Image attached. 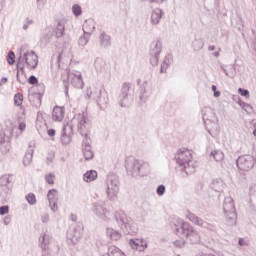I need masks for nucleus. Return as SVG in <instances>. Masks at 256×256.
<instances>
[{"label": "nucleus", "mask_w": 256, "mask_h": 256, "mask_svg": "<svg viewBox=\"0 0 256 256\" xmlns=\"http://www.w3.org/2000/svg\"><path fill=\"white\" fill-rule=\"evenodd\" d=\"M256 160L251 155L240 156L237 160V167L240 171H251L255 167Z\"/></svg>", "instance_id": "1"}, {"label": "nucleus", "mask_w": 256, "mask_h": 256, "mask_svg": "<svg viewBox=\"0 0 256 256\" xmlns=\"http://www.w3.org/2000/svg\"><path fill=\"white\" fill-rule=\"evenodd\" d=\"M191 159H193V154H191L189 149L182 148L178 150L176 161L179 165H189Z\"/></svg>", "instance_id": "2"}, {"label": "nucleus", "mask_w": 256, "mask_h": 256, "mask_svg": "<svg viewBox=\"0 0 256 256\" xmlns=\"http://www.w3.org/2000/svg\"><path fill=\"white\" fill-rule=\"evenodd\" d=\"M25 62L28 69H35V67H37V64L39 63L37 54H35L34 52L26 53Z\"/></svg>", "instance_id": "3"}, {"label": "nucleus", "mask_w": 256, "mask_h": 256, "mask_svg": "<svg viewBox=\"0 0 256 256\" xmlns=\"http://www.w3.org/2000/svg\"><path fill=\"white\" fill-rule=\"evenodd\" d=\"M65 118V107L55 106L52 111L53 121L61 122Z\"/></svg>", "instance_id": "4"}, {"label": "nucleus", "mask_w": 256, "mask_h": 256, "mask_svg": "<svg viewBox=\"0 0 256 256\" xmlns=\"http://www.w3.org/2000/svg\"><path fill=\"white\" fill-rule=\"evenodd\" d=\"M48 201L50 203V207L53 211H57V199H58V192L55 189L49 190L47 195Z\"/></svg>", "instance_id": "5"}, {"label": "nucleus", "mask_w": 256, "mask_h": 256, "mask_svg": "<svg viewBox=\"0 0 256 256\" xmlns=\"http://www.w3.org/2000/svg\"><path fill=\"white\" fill-rule=\"evenodd\" d=\"M68 79H70L73 87H76L77 89H81L83 87V77L81 76V74L77 75L71 73L68 75Z\"/></svg>", "instance_id": "6"}, {"label": "nucleus", "mask_w": 256, "mask_h": 256, "mask_svg": "<svg viewBox=\"0 0 256 256\" xmlns=\"http://www.w3.org/2000/svg\"><path fill=\"white\" fill-rule=\"evenodd\" d=\"M132 249H137L139 251H143V249H147V242L143 239H131L129 242Z\"/></svg>", "instance_id": "7"}, {"label": "nucleus", "mask_w": 256, "mask_h": 256, "mask_svg": "<svg viewBox=\"0 0 256 256\" xmlns=\"http://www.w3.org/2000/svg\"><path fill=\"white\" fill-rule=\"evenodd\" d=\"M161 17H163V11L159 8L153 10L151 14V23L152 25H157L161 21Z\"/></svg>", "instance_id": "8"}, {"label": "nucleus", "mask_w": 256, "mask_h": 256, "mask_svg": "<svg viewBox=\"0 0 256 256\" xmlns=\"http://www.w3.org/2000/svg\"><path fill=\"white\" fill-rule=\"evenodd\" d=\"M17 69V80L19 81V83H25L27 77L25 75V67H23V64H21V62L17 64Z\"/></svg>", "instance_id": "9"}, {"label": "nucleus", "mask_w": 256, "mask_h": 256, "mask_svg": "<svg viewBox=\"0 0 256 256\" xmlns=\"http://www.w3.org/2000/svg\"><path fill=\"white\" fill-rule=\"evenodd\" d=\"M83 31L86 35H91L95 31V24L91 21H85L83 24Z\"/></svg>", "instance_id": "10"}, {"label": "nucleus", "mask_w": 256, "mask_h": 256, "mask_svg": "<svg viewBox=\"0 0 256 256\" xmlns=\"http://www.w3.org/2000/svg\"><path fill=\"white\" fill-rule=\"evenodd\" d=\"M83 179L84 181H86V183H91L92 181H95V179H97V171L95 170L87 171L84 174Z\"/></svg>", "instance_id": "11"}, {"label": "nucleus", "mask_w": 256, "mask_h": 256, "mask_svg": "<svg viewBox=\"0 0 256 256\" xmlns=\"http://www.w3.org/2000/svg\"><path fill=\"white\" fill-rule=\"evenodd\" d=\"M108 256H126L117 246H110L108 249Z\"/></svg>", "instance_id": "12"}, {"label": "nucleus", "mask_w": 256, "mask_h": 256, "mask_svg": "<svg viewBox=\"0 0 256 256\" xmlns=\"http://www.w3.org/2000/svg\"><path fill=\"white\" fill-rule=\"evenodd\" d=\"M83 155H84V159L86 161H89V160L93 159V150H91V145H85L84 146Z\"/></svg>", "instance_id": "13"}, {"label": "nucleus", "mask_w": 256, "mask_h": 256, "mask_svg": "<svg viewBox=\"0 0 256 256\" xmlns=\"http://www.w3.org/2000/svg\"><path fill=\"white\" fill-rule=\"evenodd\" d=\"M107 235L111 239V241H119V239H121V233L117 232L114 229H108Z\"/></svg>", "instance_id": "14"}, {"label": "nucleus", "mask_w": 256, "mask_h": 256, "mask_svg": "<svg viewBox=\"0 0 256 256\" xmlns=\"http://www.w3.org/2000/svg\"><path fill=\"white\" fill-rule=\"evenodd\" d=\"M65 35V23L63 22H58V25L55 30V36L56 37H63Z\"/></svg>", "instance_id": "15"}, {"label": "nucleus", "mask_w": 256, "mask_h": 256, "mask_svg": "<svg viewBox=\"0 0 256 256\" xmlns=\"http://www.w3.org/2000/svg\"><path fill=\"white\" fill-rule=\"evenodd\" d=\"M189 221L194 223V225H198V227H203V219L197 217L195 214L188 215Z\"/></svg>", "instance_id": "16"}, {"label": "nucleus", "mask_w": 256, "mask_h": 256, "mask_svg": "<svg viewBox=\"0 0 256 256\" xmlns=\"http://www.w3.org/2000/svg\"><path fill=\"white\" fill-rule=\"evenodd\" d=\"M11 183V176L10 175H3L0 177V186L5 187L6 185H9Z\"/></svg>", "instance_id": "17"}, {"label": "nucleus", "mask_w": 256, "mask_h": 256, "mask_svg": "<svg viewBox=\"0 0 256 256\" xmlns=\"http://www.w3.org/2000/svg\"><path fill=\"white\" fill-rule=\"evenodd\" d=\"M45 181L48 185H55V174L49 173L45 175Z\"/></svg>", "instance_id": "18"}, {"label": "nucleus", "mask_w": 256, "mask_h": 256, "mask_svg": "<svg viewBox=\"0 0 256 256\" xmlns=\"http://www.w3.org/2000/svg\"><path fill=\"white\" fill-rule=\"evenodd\" d=\"M14 103L15 105H17L18 107L23 105V94L21 93H17L15 96H14Z\"/></svg>", "instance_id": "19"}, {"label": "nucleus", "mask_w": 256, "mask_h": 256, "mask_svg": "<svg viewBox=\"0 0 256 256\" xmlns=\"http://www.w3.org/2000/svg\"><path fill=\"white\" fill-rule=\"evenodd\" d=\"M212 155L215 159V161H223L225 155L221 151H214L212 152Z\"/></svg>", "instance_id": "20"}, {"label": "nucleus", "mask_w": 256, "mask_h": 256, "mask_svg": "<svg viewBox=\"0 0 256 256\" xmlns=\"http://www.w3.org/2000/svg\"><path fill=\"white\" fill-rule=\"evenodd\" d=\"M7 63H8V65L15 64V53L13 51L8 52Z\"/></svg>", "instance_id": "21"}, {"label": "nucleus", "mask_w": 256, "mask_h": 256, "mask_svg": "<svg viewBox=\"0 0 256 256\" xmlns=\"http://www.w3.org/2000/svg\"><path fill=\"white\" fill-rule=\"evenodd\" d=\"M26 201H28L30 205H35L37 203V198L35 197V194L30 193L26 196Z\"/></svg>", "instance_id": "22"}, {"label": "nucleus", "mask_w": 256, "mask_h": 256, "mask_svg": "<svg viewBox=\"0 0 256 256\" xmlns=\"http://www.w3.org/2000/svg\"><path fill=\"white\" fill-rule=\"evenodd\" d=\"M72 11L74 13V15L76 17H79V15H81L82 11H81V6L75 4L73 7H72Z\"/></svg>", "instance_id": "23"}, {"label": "nucleus", "mask_w": 256, "mask_h": 256, "mask_svg": "<svg viewBox=\"0 0 256 256\" xmlns=\"http://www.w3.org/2000/svg\"><path fill=\"white\" fill-rule=\"evenodd\" d=\"M238 93L242 96V97H246V99H249V90H245L242 88L238 89Z\"/></svg>", "instance_id": "24"}, {"label": "nucleus", "mask_w": 256, "mask_h": 256, "mask_svg": "<svg viewBox=\"0 0 256 256\" xmlns=\"http://www.w3.org/2000/svg\"><path fill=\"white\" fill-rule=\"evenodd\" d=\"M7 213H9V206H1L0 215H7Z\"/></svg>", "instance_id": "25"}, {"label": "nucleus", "mask_w": 256, "mask_h": 256, "mask_svg": "<svg viewBox=\"0 0 256 256\" xmlns=\"http://www.w3.org/2000/svg\"><path fill=\"white\" fill-rule=\"evenodd\" d=\"M61 141H62V143H64V145H67L68 143H71V138L67 135H63L61 137Z\"/></svg>", "instance_id": "26"}, {"label": "nucleus", "mask_w": 256, "mask_h": 256, "mask_svg": "<svg viewBox=\"0 0 256 256\" xmlns=\"http://www.w3.org/2000/svg\"><path fill=\"white\" fill-rule=\"evenodd\" d=\"M28 83H30V85H37L38 80L35 76H31L28 80Z\"/></svg>", "instance_id": "27"}, {"label": "nucleus", "mask_w": 256, "mask_h": 256, "mask_svg": "<svg viewBox=\"0 0 256 256\" xmlns=\"http://www.w3.org/2000/svg\"><path fill=\"white\" fill-rule=\"evenodd\" d=\"M129 89H131V87L129 86L128 83H124V84L122 85V91H123V93H129Z\"/></svg>", "instance_id": "28"}, {"label": "nucleus", "mask_w": 256, "mask_h": 256, "mask_svg": "<svg viewBox=\"0 0 256 256\" xmlns=\"http://www.w3.org/2000/svg\"><path fill=\"white\" fill-rule=\"evenodd\" d=\"M19 131L23 132L25 129H27V124L25 122H21L18 126Z\"/></svg>", "instance_id": "29"}, {"label": "nucleus", "mask_w": 256, "mask_h": 256, "mask_svg": "<svg viewBox=\"0 0 256 256\" xmlns=\"http://www.w3.org/2000/svg\"><path fill=\"white\" fill-rule=\"evenodd\" d=\"M157 193H158L159 195H163V193H165V186L160 185V186L157 188Z\"/></svg>", "instance_id": "30"}, {"label": "nucleus", "mask_w": 256, "mask_h": 256, "mask_svg": "<svg viewBox=\"0 0 256 256\" xmlns=\"http://www.w3.org/2000/svg\"><path fill=\"white\" fill-rule=\"evenodd\" d=\"M0 143H5V132L0 131Z\"/></svg>", "instance_id": "31"}, {"label": "nucleus", "mask_w": 256, "mask_h": 256, "mask_svg": "<svg viewBox=\"0 0 256 256\" xmlns=\"http://www.w3.org/2000/svg\"><path fill=\"white\" fill-rule=\"evenodd\" d=\"M55 129H49L48 130V135H49V137H55Z\"/></svg>", "instance_id": "32"}, {"label": "nucleus", "mask_w": 256, "mask_h": 256, "mask_svg": "<svg viewBox=\"0 0 256 256\" xmlns=\"http://www.w3.org/2000/svg\"><path fill=\"white\" fill-rule=\"evenodd\" d=\"M239 245L241 247H243V245H247V243L245 242V240L243 238H240L239 241H238Z\"/></svg>", "instance_id": "33"}, {"label": "nucleus", "mask_w": 256, "mask_h": 256, "mask_svg": "<svg viewBox=\"0 0 256 256\" xmlns=\"http://www.w3.org/2000/svg\"><path fill=\"white\" fill-rule=\"evenodd\" d=\"M8 79L6 77L2 78L0 80V85H5V83H7Z\"/></svg>", "instance_id": "34"}, {"label": "nucleus", "mask_w": 256, "mask_h": 256, "mask_svg": "<svg viewBox=\"0 0 256 256\" xmlns=\"http://www.w3.org/2000/svg\"><path fill=\"white\" fill-rule=\"evenodd\" d=\"M150 3H161L164 0H148Z\"/></svg>", "instance_id": "35"}, {"label": "nucleus", "mask_w": 256, "mask_h": 256, "mask_svg": "<svg viewBox=\"0 0 256 256\" xmlns=\"http://www.w3.org/2000/svg\"><path fill=\"white\" fill-rule=\"evenodd\" d=\"M23 163L24 165H29V163H31V160H27V157H25Z\"/></svg>", "instance_id": "36"}, {"label": "nucleus", "mask_w": 256, "mask_h": 256, "mask_svg": "<svg viewBox=\"0 0 256 256\" xmlns=\"http://www.w3.org/2000/svg\"><path fill=\"white\" fill-rule=\"evenodd\" d=\"M219 95H221V93L216 90V92H214V97H219Z\"/></svg>", "instance_id": "37"}, {"label": "nucleus", "mask_w": 256, "mask_h": 256, "mask_svg": "<svg viewBox=\"0 0 256 256\" xmlns=\"http://www.w3.org/2000/svg\"><path fill=\"white\" fill-rule=\"evenodd\" d=\"M212 91H213L214 93L217 92V86L213 85V86H212Z\"/></svg>", "instance_id": "38"}, {"label": "nucleus", "mask_w": 256, "mask_h": 256, "mask_svg": "<svg viewBox=\"0 0 256 256\" xmlns=\"http://www.w3.org/2000/svg\"><path fill=\"white\" fill-rule=\"evenodd\" d=\"M188 225H189V224H187V223H183V224H182V227L185 228V227H187Z\"/></svg>", "instance_id": "39"}, {"label": "nucleus", "mask_w": 256, "mask_h": 256, "mask_svg": "<svg viewBox=\"0 0 256 256\" xmlns=\"http://www.w3.org/2000/svg\"><path fill=\"white\" fill-rule=\"evenodd\" d=\"M100 39H105V34H101Z\"/></svg>", "instance_id": "40"}, {"label": "nucleus", "mask_w": 256, "mask_h": 256, "mask_svg": "<svg viewBox=\"0 0 256 256\" xmlns=\"http://www.w3.org/2000/svg\"><path fill=\"white\" fill-rule=\"evenodd\" d=\"M88 91V93H89V96H91V90H87Z\"/></svg>", "instance_id": "41"}, {"label": "nucleus", "mask_w": 256, "mask_h": 256, "mask_svg": "<svg viewBox=\"0 0 256 256\" xmlns=\"http://www.w3.org/2000/svg\"><path fill=\"white\" fill-rule=\"evenodd\" d=\"M38 100L41 101V97H39Z\"/></svg>", "instance_id": "42"}, {"label": "nucleus", "mask_w": 256, "mask_h": 256, "mask_svg": "<svg viewBox=\"0 0 256 256\" xmlns=\"http://www.w3.org/2000/svg\"><path fill=\"white\" fill-rule=\"evenodd\" d=\"M156 45H161V44H156Z\"/></svg>", "instance_id": "43"}]
</instances>
